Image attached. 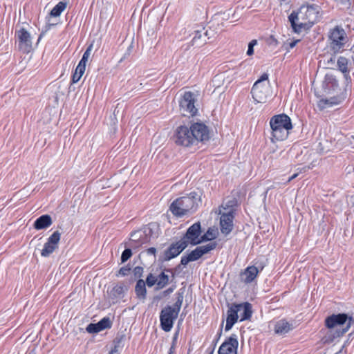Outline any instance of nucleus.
I'll use <instances>...</instances> for the list:
<instances>
[{"label": "nucleus", "instance_id": "1", "mask_svg": "<svg viewBox=\"0 0 354 354\" xmlns=\"http://www.w3.org/2000/svg\"><path fill=\"white\" fill-rule=\"evenodd\" d=\"M320 8L317 4L302 5L297 12H292L288 20L294 32L299 33L313 26L319 18Z\"/></svg>", "mask_w": 354, "mask_h": 354}, {"label": "nucleus", "instance_id": "2", "mask_svg": "<svg viewBox=\"0 0 354 354\" xmlns=\"http://www.w3.org/2000/svg\"><path fill=\"white\" fill-rule=\"evenodd\" d=\"M252 315V305L248 302L232 304L227 311L225 330H230L240 318V322L250 319Z\"/></svg>", "mask_w": 354, "mask_h": 354}, {"label": "nucleus", "instance_id": "3", "mask_svg": "<svg viewBox=\"0 0 354 354\" xmlns=\"http://www.w3.org/2000/svg\"><path fill=\"white\" fill-rule=\"evenodd\" d=\"M201 202V196L196 192H191L187 196H183L174 201L169 207L171 213L181 217L190 211H194Z\"/></svg>", "mask_w": 354, "mask_h": 354}, {"label": "nucleus", "instance_id": "4", "mask_svg": "<svg viewBox=\"0 0 354 354\" xmlns=\"http://www.w3.org/2000/svg\"><path fill=\"white\" fill-rule=\"evenodd\" d=\"M270 125L272 129V141H281L286 140L292 129L291 120L286 114L274 115L270 120Z\"/></svg>", "mask_w": 354, "mask_h": 354}, {"label": "nucleus", "instance_id": "5", "mask_svg": "<svg viewBox=\"0 0 354 354\" xmlns=\"http://www.w3.org/2000/svg\"><path fill=\"white\" fill-rule=\"evenodd\" d=\"M251 93L257 103H265L272 97V91L268 80V75L263 73L254 84Z\"/></svg>", "mask_w": 354, "mask_h": 354}, {"label": "nucleus", "instance_id": "6", "mask_svg": "<svg viewBox=\"0 0 354 354\" xmlns=\"http://www.w3.org/2000/svg\"><path fill=\"white\" fill-rule=\"evenodd\" d=\"M353 323V318L351 317H348L345 313L332 315L328 317L325 320V324L327 328H337L335 333L333 335L334 337H340L346 333Z\"/></svg>", "mask_w": 354, "mask_h": 354}, {"label": "nucleus", "instance_id": "7", "mask_svg": "<svg viewBox=\"0 0 354 354\" xmlns=\"http://www.w3.org/2000/svg\"><path fill=\"white\" fill-rule=\"evenodd\" d=\"M194 136L190 127L185 124L180 125L175 130L174 140L178 146L191 147L196 146Z\"/></svg>", "mask_w": 354, "mask_h": 354}, {"label": "nucleus", "instance_id": "8", "mask_svg": "<svg viewBox=\"0 0 354 354\" xmlns=\"http://www.w3.org/2000/svg\"><path fill=\"white\" fill-rule=\"evenodd\" d=\"M196 102L194 93L191 91H185L179 101L180 113L183 115H196L198 113V109L195 106Z\"/></svg>", "mask_w": 354, "mask_h": 354}, {"label": "nucleus", "instance_id": "9", "mask_svg": "<svg viewBox=\"0 0 354 354\" xmlns=\"http://www.w3.org/2000/svg\"><path fill=\"white\" fill-rule=\"evenodd\" d=\"M330 49L335 54L340 52L346 43V36L344 30L339 26L333 28L329 35Z\"/></svg>", "mask_w": 354, "mask_h": 354}, {"label": "nucleus", "instance_id": "10", "mask_svg": "<svg viewBox=\"0 0 354 354\" xmlns=\"http://www.w3.org/2000/svg\"><path fill=\"white\" fill-rule=\"evenodd\" d=\"M178 315V314L173 310L172 306H165L160 314L161 328L165 332H169L173 328L174 321L177 319Z\"/></svg>", "mask_w": 354, "mask_h": 354}, {"label": "nucleus", "instance_id": "11", "mask_svg": "<svg viewBox=\"0 0 354 354\" xmlns=\"http://www.w3.org/2000/svg\"><path fill=\"white\" fill-rule=\"evenodd\" d=\"M192 133L195 136L194 140L196 145L199 142H204L209 140L210 132L209 127L202 122H192L190 124Z\"/></svg>", "mask_w": 354, "mask_h": 354}, {"label": "nucleus", "instance_id": "12", "mask_svg": "<svg viewBox=\"0 0 354 354\" xmlns=\"http://www.w3.org/2000/svg\"><path fill=\"white\" fill-rule=\"evenodd\" d=\"M15 37L18 41L19 49L24 53H28L32 49L30 34L24 28H21L15 31Z\"/></svg>", "mask_w": 354, "mask_h": 354}, {"label": "nucleus", "instance_id": "13", "mask_svg": "<svg viewBox=\"0 0 354 354\" xmlns=\"http://www.w3.org/2000/svg\"><path fill=\"white\" fill-rule=\"evenodd\" d=\"M201 234V225L200 222H196L187 229L181 240H184L187 245L189 244L196 245L200 244Z\"/></svg>", "mask_w": 354, "mask_h": 354}, {"label": "nucleus", "instance_id": "14", "mask_svg": "<svg viewBox=\"0 0 354 354\" xmlns=\"http://www.w3.org/2000/svg\"><path fill=\"white\" fill-rule=\"evenodd\" d=\"M219 214L220 217V228L222 234L228 235L233 230L234 224L233 220L234 214H232V211L222 212L220 209Z\"/></svg>", "mask_w": 354, "mask_h": 354}, {"label": "nucleus", "instance_id": "15", "mask_svg": "<svg viewBox=\"0 0 354 354\" xmlns=\"http://www.w3.org/2000/svg\"><path fill=\"white\" fill-rule=\"evenodd\" d=\"M61 234L58 231L54 232L48 239L47 242L44 243L41 250V255L44 257H48L58 248L60 241Z\"/></svg>", "mask_w": 354, "mask_h": 354}, {"label": "nucleus", "instance_id": "16", "mask_svg": "<svg viewBox=\"0 0 354 354\" xmlns=\"http://www.w3.org/2000/svg\"><path fill=\"white\" fill-rule=\"evenodd\" d=\"M187 243L184 240L174 243L164 252V260L169 261L178 256L186 248Z\"/></svg>", "mask_w": 354, "mask_h": 354}, {"label": "nucleus", "instance_id": "17", "mask_svg": "<svg viewBox=\"0 0 354 354\" xmlns=\"http://www.w3.org/2000/svg\"><path fill=\"white\" fill-rule=\"evenodd\" d=\"M238 339L235 334H232L219 347L218 354H237Z\"/></svg>", "mask_w": 354, "mask_h": 354}, {"label": "nucleus", "instance_id": "18", "mask_svg": "<svg viewBox=\"0 0 354 354\" xmlns=\"http://www.w3.org/2000/svg\"><path fill=\"white\" fill-rule=\"evenodd\" d=\"M261 270L262 268L259 270L254 266L247 267L241 274L242 281L245 283H252Z\"/></svg>", "mask_w": 354, "mask_h": 354}, {"label": "nucleus", "instance_id": "19", "mask_svg": "<svg viewBox=\"0 0 354 354\" xmlns=\"http://www.w3.org/2000/svg\"><path fill=\"white\" fill-rule=\"evenodd\" d=\"M293 329L292 323H290L286 319H282L277 321L274 327V331L279 335H283L289 333Z\"/></svg>", "mask_w": 354, "mask_h": 354}, {"label": "nucleus", "instance_id": "20", "mask_svg": "<svg viewBox=\"0 0 354 354\" xmlns=\"http://www.w3.org/2000/svg\"><path fill=\"white\" fill-rule=\"evenodd\" d=\"M52 218L50 216L44 214L37 218L34 223V227L36 230H43L52 225Z\"/></svg>", "mask_w": 354, "mask_h": 354}, {"label": "nucleus", "instance_id": "21", "mask_svg": "<svg viewBox=\"0 0 354 354\" xmlns=\"http://www.w3.org/2000/svg\"><path fill=\"white\" fill-rule=\"evenodd\" d=\"M127 290V288L124 285L115 286L110 292V297L113 302H117L119 299H122Z\"/></svg>", "mask_w": 354, "mask_h": 354}, {"label": "nucleus", "instance_id": "22", "mask_svg": "<svg viewBox=\"0 0 354 354\" xmlns=\"http://www.w3.org/2000/svg\"><path fill=\"white\" fill-rule=\"evenodd\" d=\"M203 30H204V28L194 30V36L192 40V46H200L206 42L205 37L208 35L207 30L204 32Z\"/></svg>", "mask_w": 354, "mask_h": 354}, {"label": "nucleus", "instance_id": "23", "mask_svg": "<svg viewBox=\"0 0 354 354\" xmlns=\"http://www.w3.org/2000/svg\"><path fill=\"white\" fill-rule=\"evenodd\" d=\"M135 292L136 297L140 300L144 301L147 297L146 284L144 280L140 279L138 280L136 287Z\"/></svg>", "mask_w": 354, "mask_h": 354}, {"label": "nucleus", "instance_id": "24", "mask_svg": "<svg viewBox=\"0 0 354 354\" xmlns=\"http://www.w3.org/2000/svg\"><path fill=\"white\" fill-rule=\"evenodd\" d=\"M86 66L79 64L77 66L72 75V83H77L85 72Z\"/></svg>", "mask_w": 354, "mask_h": 354}, {"label": "nucleus", "instance_id": "25", "mask_svg": "<svg viewBox=\"0 0 354 354\" xmlns=\"http://www.w3.org/2000/svg\"><path fill=\"white\" fill-rule=\"evenodd\" d=\"M66 3L59 1L50 11V15L53 17H59L61 13L66 9Z\"/></svg>", "mask_w": 354, "mask_h": 354}, {"label": "nucleus", "instance_id": "26", "mask_svg": "<svg viewBox=\"0 0 354 354\" xmlns=\"http://www.w3.org/2000/svg\"><path fill=\"white\" fill-rule=\"evenodd\" d=\"M157 288L162 289L165 288L169 283V276L165 273V272H162L158 277H157Z\"/></svg>", "mask_w": 354, "mask_h": 354}, {"label": "nucleus", "instance_id": "27", "mask_svg": "<svg viewBox=\"0 0 354 354\" xmlns=\"http://www.w3.org/2000/svg\"><path fill=\"white\" fill-rule=\"evenodd\" d=\"M339 70L343 73H348V59L344 57H339L337 59Z\"/></svg>", "mask_w": 354, "mask_h": 354}, {"label": "nucleus", "instance_id": "28", "mask_svg": "<svg viewBox=\"0 0 354 354\" xmlns=\"http://www.w3.org/2000/svg\"><path fill=\"white\" fill-rule=\"evenodd\" d=\"M216 245H217V243L216 242H211L208 244H206V245H202V246H198L197 248L199 249L201 256H203V254L208 253L211 250H214L216 248Z\"/></svg>", "mask_w": 354, "mask_h": 354}, {"label": "nucleus", "instance_id": "29", "mask_svg": "<svg viewBox=\"0 0 354 354\" xmlns=\"http://www.w3.org/2000/svg\"><path fill=\"white\" fill-rule=\"evenodd\" d=\"M97 326L99 327L100 331L104 329L110 328L112 326V322L110 318L107 317L102 318L100 321L97 322Z\"/></svg>", "mask_w": 354, "mask_h": 354}, {"label": "nucleus", "instance_id": "30", "mask_svg": "<svg viewBox=\"0 0 354 354\" xmlns=\"http://www.w3.org/2000/svg\"><path fill=\"white\" fill-rule=\"evenodd\" d=\"M142 233L140 232L132 234L131 241L132 242L138 243V245H142V244L146 243L147 239L145 238V234H143L144 239H142Z\"/></svg>", "mask_w": 354, "mask_h": 354}, {"label": "nucleus", "instance_id": "31", "mask_svg": "<svg viewBox=\"0 0 354 354\" xmlns=\"http://www.w3.org/2000/svg\"><path fill=\"white\" fill-rule=\"evenodd\" d=\"M93 49V44L89 45L85 52L83 54V56L82 59H80L79 64L86 66V62H88V59L91 55V53Z\"/></svg>", "mask_w": 354, "mask_h": 354}, {"label": "nucleus", "instance_id": "32", "mask_svg": "<svg viewBox=\"0 0 354 354\" xmlns=\"http://www.w3.org/2000/svg\"><path fill=\"white\" fill-rule=\"evenodd\" d=\"M236 202L235 200H230L227 202H226L225 204H223L221 205V208L223 209V212H229L230 210L232 211V214H234L235 209L234 206L236 205Z\"/></svg>", "mask_w": 354, "mask_h": 354}, {"label": "nucleus", "instance_id": "33", "mask_svg": "<svg viewBox=\"0 0 354 354\" xmlns=\"http://www.w3.org/2000/svg\"><path fill=\"white\" fill-rule=\"evenodd\" d=\"M215 238L216 235L214 230L209 229L203 235H201L200 243L202 242L211 241Z\"/></svg>", "mask_w": 354, "mask_h": 354}, {"label": "nucleus", "instance_id": "34", "mask_svg": "<svg viewBox=\"0 0 354 354\" xmlns=\"http://www.w3.org/2000/svg\"><path fill=\"white\" fill-rule=\"evenodd\" d=\"M183 301V293H178L176 301L175 302L174 306H172L173 310L176 311V313H179Z\"/></svg>", "mask_w": 354, "mask_h": 354}, {"label": "nucleus", "instance_id": "35", "mask_svg": "<svg viewBox=\"0 0 354 354\" xmlns=\"http://www.w3.org/2000/svg\"><path fill=\"white\" fill-rule=\"evenodd\" d=\"M157 277H156L153 274L150 273L146 279L145 284L147 283L149 287H152L155 284H157Z\"/></svg>", "mask_w": 354, "mask_h": 354}, {"label": "nucleus", "instance_id": "36", "mask_svg": "<svg viewBox=\"0 0 354 354\" xmlns=\"http://www.w3.org/2000/svg\"><path fill=\"white\" fill-rule=\"evenodd\" d=\"M132 255L131 250L129 248L125 249L121 255V262L124 263L131 258Z\"/></svg>", "mask_w": 354, "mask_h": 354}, {"label": "nucleus", "instance_id": "37", "mask_svg": "<svg viewBox=\"0 0 354 354\" xmlns=\"http://www.w3.org/2000/svg\"><path fill=\"white\" fill-rule=\"evenodd\" d=\"M97 326H98L97 323V324L91 323L87 326L86 330L89 333H99V332H100V330Z\"/></svg>", "mask_w": 354, "mask_h": 354}, {"label": "nucleus", "instance_id": "38", "mask_svg": "<svg viewBox=\"0 0 354 354\" xmlns=\"http://www.w3.org/2000/svg\"><path fill=\"white\" fill-rule=\"evenodd\" d=\"M200 252H201L199 251V249L196 248L189 254V256L192 261H197L202 257Z\"/></svg>", "mask_w": 354, "mask_h": 354}, {"label": "nucleus", "instance_id": "39", "mask_svg": "<svg viewBox=\"0 0 354 354\" xmlns=\"http://www.w3.org/2000/svg\"><path fill=\"white\" fill-rule=\"evenodd\" d=\"M257 44L256 39L252 40L248 44V48L247 50V55L250 56L254 54V46Z\"/></svg>", "mask_w": 354, "mask_h": 354}, {"label": "nucleus", "instance_id": "40", "mask_svg": "<svg viewBox=\"0 0 354 354\" xmlns=\"http://www.w3.org/2000/svg\"><path fill=\"white\" fill-rule=\"evenodd\" d=\"M143 274V268L140 266H136L133 269V274L135 277L140 278Z\"/></svg>", "mask_w": 354, "mask_h": 354}, {"label": "nucleus", "instance_id": "41", "mask_svg": "<svg viewBox=\"0 0 354 354\" xmlns=\"http://www.w3.org/2000/svg\"><path fill=\"white\" fill-rule=\"evenodd\" d=\"M333 103L332 102H330L329 100H321L319 103V106L324 109L326 105L331 106Z\"/></svg>", "mask_w": 354, "mask_h": 354}, {"label": "nucleus", "instance_id": "42", "mask_svg": "<svg viewBox=\"0 0 354 354\" xmlns=\"http://www.w3.org/2000/svg\"><path fill=\"white\" fill-rule=\"evenodd\" d=\"M192 261L189 254L187 256H183L181 257L180 263L183 266H186L189 262Z\"/></svg>", "mask_w": 354, "mask_h": 354}, {"label": "nucleus", "instance_id": "43", "mask_svg": "<svg viewBox=\"0 0 354 354\" xmlns=\"http://www.w3.org/2000/svg\"><path fill=\"white\" fill-rule=\"evenodd\" d=\"M130 271V268L127 267H122L119 270V274L122 276H126Z\"/></svg>", "mask_w": 354, "mask_h": 354}, {"label": "nucleus", "instance_id": "44", "mask_svg": "<svg viewBox=\"0 0 354 354\" xmlns=\"http://www.w3.org/2000/svg\"><path fill=\"white\" fill-rule=\"evenodd\" d=\"M131 46H129L127 50V52L124 53V55H123V57L120 59V62H122L124 59H125L128 56L130 55L131 54Z\"/></svg>", "mask_w": 354, "mask_h": 354}, {"label": "nucleus", "instance_id": "45", "mask_svg": "<svg viewBox=\"0 0 354 354\" xmlns=\"http://www.w3.org/2000/svg\"><path fill=\"white\" fill-rule=\"evenodd\" d=\"M299 39H296V40H294V41H291L290 42L288 43V46H289V48H293L298 42H299Z\"/></svg>", "mask_w": 354, "mask_h": 354}, {"label": "nucleus", "instance_id": "46", "mask_svg": "<svg viewBox=\"0 0 354 354\" xmlns=\"http://www.w3.org/2000/svg\"><path fill=\"white\" fill-rule=\"evenodd\" d=\"M109 354H119L118 353V346L115 345L114 347L111 350Z\"/></svg>", "mask_w": 354, "mask_h": 354}, {"label": "nucleus", "instance_id": "47", "mask_svg": "<svg viewBox=\"0 0 354 354\" xmlns=\"http://www.w3.org/2000/svg\"><path fill=\"white\" fill-rule=\"evenodd\" d=\"M156 249L155 248H149L148 250H147V253L149 254H153V255H155L156 254Z\"/></svg>", "mask_w": 354, "mask_h": 354}, {"label": "nucleus", "instance_id": "48", "mask_svg": "<svg viewBox=\"0 0 354 354\" xmlns=\"http://www.w3.org/2000/svg\"><path fill=\"white\" fill-rule=\"evenodd\" d=\"M174 288H175V287L169 288L168 289H167L166 290L164 291V295H167L171 294L174 291Z\"/></svg>", "mask_w": 354, "mask_h": 354}, {"label": "nucleus", "instance_id": "49", "mask_svg": "<svg viewBox=\"0 0 354 354\" xmlns=\"http://www.w3.org/2000/svg\"><path fill=\"white\" fill-rule=\"evenodd\" d=\"M175 346H175V339H174L173 342V344L169 349V353L174 354V351H175Z\"/></svg>", "mask_w": 354, "mask_h": 354}, {"label": "nucleus", "instance_id": "50", "mask_svg": "<svg viewBox=\"0 0 354 354\" xmlns=\"http://www.w3.org/2000/svg\"><path fill=\"white\" fill-rule=\"evenodd\" d=\"M298 176V174H293L292 176H291L288 180H287L286 183H290L291 180H292L293 179H295V178H297Z\"/></svg>", "mask_w": 354, "mask_h": 354}, {"label": "nucleus", "instance_id": "51", "mask_svg": "<svg viewBox=\"0 0 354 354\" xmlns=\"http://www.w3.org/2000/svg\"><path fill=\"white\" fill-rule=\"evenodd\" d=\"M222 334V329H220L219 333H218V336L216 337V342L218 341V338L221 337Z\"/></svg>", "mask_w": 354, "mask_h": 354}, {"label": "nucleus", "instance_id": "52", "mask_svg": "<svg viewBox=\"0 0 354 354\" xmlns=\"http://www.w3.org/2000/svg\"><path fill=\"white\" fill-rule=\"evenodd\" d=\"M222 334V329H220L219 333H218V336L216 337V342L218 341V338L221 337Z\"/></svg>", "mask_w": 354, "mask_h": 354}, {"label": "nucleus", "instance_id": "53", "mask_svg": "<svg viewBox=\"0 0 354 354\" xmlns=\"http://www.w3.org/2000/svg\"><path fill=\"white\" fill-rule=\"evenodd\" d=\"M222 334V329H220L219 333H218V336L216 337V342L218 341V338L221 337Z\"/></svg>", "mask_w": 354, "mask_h": 354}, {"label": "nucleus", "instance_id": "54", "mask_svg": "<svg viewBox=\"0 0 354 354\" xmlns=\"http://www.w3.org/2000/svg\"><path fill=\"white\" fill-rule=\"evenodd\" d=\"M336 1L343 3L344 1H346V0H335Z\"/></svg>", "mask_w": 354, "mask_h": 354}, {"label": "nucleus", "instance_id": "55", "mask_svg": "<svg viewBox=\"0 0 354 354\" xmlns=\"http://www.w3.org/2000/svg\"><path fill=\"white\" fill-rule=\"evenodd\" d=\"M214 348H212V349L209 351V354H213V353H214Z\"/></svg>", "mask_w": 354, "mask_h": 354}, {"label": "nucleus", "instance_id": "56", "mask_svg": "<svg viewBox=\"0 0 354 354\" xmlns=\"http://www.w3.org/2000/svg\"><path fill=\"white\" fill-rule=\"evenodd\" d=\"M166 271H167V272L172 273V270H171V269H167V270H166Z\"/></svg>", "mask_w": 354, "mask_h": 354}, {"label": "nucleus", "instance_id": "57", "mask_svg": "<svg viewBox=\"0 0 354 354\" xmlns=\"http://www.w3.org/2000/svg\"><path fill=\"white\" fill-rule=\"evenodd\" d=\"M334 60L333 59V58H330L329 61H328V62H333Z\"/></svg>", "mask_w": 354, "mask_h": 354}, {"label": "nucleus", "instance_id": "58", "mask_svg": "<svg viewBox=\"0 0 354 354\" xmlns=\"http://www.w3.org/2000/svg\"><path fill=\"white\" fill-rule=\"evenodd\" d=\"M241 314H243V311L239 313V315H241Z\"/></svg>", "mask_w": 354, "mask_h": 354}, {"label": "nucleus", "instance_id": "59", "mask_svg": "<svg viewBox=\"0 0 354 354\" xmlns=\"http://www.w3.org/2000/svg\"><path fill=\"white\" fill-rule=\"evenodd\" d=\"M168 354H171V353H168Z\"/></svg>", "mask_w": 354, "mask_h": 354}]
</instances>
